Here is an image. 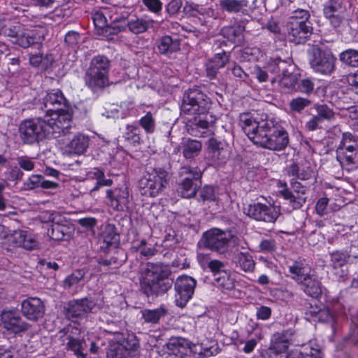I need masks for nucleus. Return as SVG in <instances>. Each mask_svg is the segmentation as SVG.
Returning a JSON list of instances; mask_svg holds the SVG:
<instances>
[{"mask_svg":"<svg viewBox=\"0 0 358 358\" xmlns=\"http://www.w3.org/2000/svg\"><path fill=\"white\" fill-rule=\"evenodd\" d=\"M310 104V101L308 99L297 97L296 99H293L290 101V108L294 111H301L305 109L306 107L308 106Z\"/></svg>","mask_w":358,"mask_h":358,"instance_id":"58","label":"nucleus"},{"mask_svg":"<svg viewBox=\"0 0 358 358\" xmlns=\"http://www.w3.org/2000/svg\"><path fill=\"white\" fill-rule=\"evenodd\" d=\"M280 196L284 199L289 206V210L300 209L306 202V197L302 195H296L289 187L286 182L279 181L278 183Z\"/></svg>","mask_w":358,"mask_h":358,"instance_id":"19","label":"nucleus"},{"mask_svg":"<svg viewBox=\"0 0 358 358\" xmlns=\"http://www.w3.org/2000/svg\"><path fill=\"white\" fill-rule=\"evenodd\" d=\"M85 82L93 92H96L108 85V75L103 74V73H99L87 69L85 76Z\"/></svg>","mask_w":358,"mask_h":358,"instance_id":"26","label":"nucleus"},{"mask_svg":"<svg viewBox=\"0 0 358 358\" xmlns=\"http://www.w3.org/2000/svg\"><path fill=\"white\" fill-rule=\"evenodd\" d=\"M203 171L197 166H191L189 165L182 166L178 171L179 179L185 180L186 178L194 180L197 177V180H201Z\"/></svg>","mask_w":358,"mask_h":358,"instance_id":"40","label":"nucleus"},{"mask_svg":"<svg viewBox=\"0 0 358 358\" xmlns=\"http://www.w3.org/2000/svg\"><path fill=\"white\" fill-rule=\"evenodd\" d=\"M220 5L228 12L236 13L247 6V1L244 0H220Z\"/></svg>","mask_w":358,"mask_h":358,"instance_id":"44","label":"nucleus"},{"mask_svg":"<svg viewBox=\"0 0 358 358\" xmlns=\"http://www.w3.org/2000/svg\"><path fill=\"white\" fill-rule=\"evenodd\" d=\"M199 196L203 201H214L216 199L214 188L210 185H206L201 188Z\"/></svg>","mask_w":358,"mask_h":358,"instance_id":"60","label":"nucleus"},{"mask_svg":"<svg viewBox=\"0 0 358 358\" xmlns=\"http://www.w3.org/2000/svg\"><path fill=\"white\" fill-rule=\"evenodd\" d=\"M345 10L342 1L339 0H329L324 6V16H331L342 13Z\"/></svg>","mask_w":358,"mask_h":358,"instance_id":"43","label":"nucleus"},{"mask_svg":"<svg viewBox=\"0 0 358 358\" xmlns=\"http://www.w3.org/2000/svg\"><path fill=\"white\" fill-rule=\"evenodd\" d=\"M96 303L89 298L73 300L69 302L66 315L70 320L85 317L87 313L92 312Z\"/></svg>","mask_w":358,"mask_h":358,"instance_id":"15","label":"nucleus"},{"mask_svg":"<svg viewBox=\"0 0 358 358\" xmlns=\"http://www.w3.org/2000/svg\"><path fill=\"white\" fill-rule=\"evenodd\" d=\"M140 125L147 133H153L155 129V120L151 113H147L139 121Z\"/></svg>","mask_w":358,"mask_h":358,"instance_id":"55","label":"nucleus"},{"mask_svg":"<svg viewBox=\"0 0 358 358\" xmlns=\"http://www.w3.org/2000/svg\"><path fill=\"white\" fill-rule=\"evenodd\" d=\"M298 283L301 289L308 296L313 298H319L322 293V285L317 277L308 274L306 277H301Z\"/></svg>","mask_w":358,"mask_h":358,"instance_id":"20","label":"nucleus"},{"mask_svg":"<svg viewBox=\"0 0 358 358\" xmlns=\"http://www.w3.org/2000/svg\"><path fill=\"white\" fill-rule=\"evenodd\" d=\"M80 329L72 325H69L60 330L53 339V342L60 345H66L78 358H85L87 355V345L84 339L80 338Z\"/></svg>","mask_w":358,"mask_h":358,"instance_id":"4","label":"nucleus"},{"mask_svg":"<svg viewBox=\"0 0 358 358\" xmlns=\"http://www.w3.org/2000/svg\"><path fill=\"white\" fill-rule=\"evenodd\" d=\"M349 256L347 253L342 252H334L331 255V262L334 268H338L343 266L348 261Z\"/></svg>","mask_w":358,"mask_h":358,"instance_id":"56","label":"nucleus"},{"mask_svg":"<svg viewBox=\"0 0 358 358\" xmlns=\"http://www.w3.org/2000/svg\"><path fill=\"white\" fill-rule=\"evenodd\" d=\"M100 249L104 252H109L114 248L117 247L120 242V236L115 231V227L108 225L103 231L100 238Z\"/></svg>","mask_w":358,"mask_h":358,"instance_id":"22","label":"nucleus"},{"mask_svg":"<svg viewBox=\"0 0 358 358\" xmlns=\"http://www.w3.org/2000/svg\"><path fill=\"white\" fill-rule=\"evenodd\" d=\"M127 27V24L124 18H118L111 22L110 25L107 26L106 31L110 34H117L124 31Z\"/></svg>","mask_w":358,"mask_h":358,"instance_id":"53","label":"nucleus"},{"mask_svg":"<svg viewBox=\"0 0 358 358\" xmlns=\"http://www.w3.org/2000/svg\"><path fill=\"white\" fill-rule=\"evenodd\" d=\"M293 69L294 66L290 62H287L280 59H273L268 64V71L276 76L275 79L279 78L282 73L292 71Z\"/></svg>","mask_w":358,"mask_h":358,"instance_id":"33","label":"nucleus"},{"mask_svg":"<svg viewBox=\"0 0 358 358\" xmlns=\"http://www.w3.org/2000/svg\"><path fill=\"white\" fill-rule=\"evenodd\" d=\"M310 17V15L308 10L305 9H296L292 13L289 21H293L294 20L296 22H310L309 20Z\"/></svg>","mask_w":358,"mask_h":358,"instance_id":"57","label":"nucleus"},{"mask_svg":"<svg viewBox=\"0 0 358 358\" xmlns=\"http://www.w3.org/2000/svg\"><path fill=\"white\" fill-rule=\"evenodd\" d=\"M336 58L329 49L318 45H313L309 51V63L314 71L322 75H330L335 69Z\"/></svg>","mask_w":358,"mask_h":358,"instance_id":"5","label":"nucleus"},{"mask_svg":"<svg viewBox=\"0 0 358 358\" xmlns=\"http://www.w3.org/2000/svg\"><path fill=\"white\" fill-rule=\"evenodd\" d=\"M12 242L15 246L27 250H34L38 245L33 235L24 230L14 231L12 234Z\"/></svg>","mask_w":358,"mask_h":358,"instance_id":"24","label":"nucleus"},{"mask_svg":"<svg viewBox=\"0 0 358 358\" xmlns=\"http://www.w3.org/2000/svg\"><path fill=\"white\" fill-rule=\"evenodd\" d=\"M166 347L171 354L182 357L190 348V343L181 337L171 338L166 343Z\"/></svg>","mask_w":358,"mask_h":358,"instance_id":"31","label":"nucleus"},{"mask_svg":"<svg viewBox=\"0 0 358 358\" xmlns=\"http://www.w3.org/2000/svg\"><path fill=\"white\" fill-rule=\"evenodd\" d=\"M180 148L183 157L186 159H192L199 156L201 152L202 143L201 141L190 138H183Z\"/></svg>","mask_w":358,"mask_h":358,"instance_id":"29","label":"nucleus"},{"mask_svg":"<svg viewBox=\"0 0 358 358\" xmlns=\"http://www.w3.org/2000/svg\"><path fill=\"white\" fill-rule=\"evenodd\" d=\"M129 30L134 34L146 31L152 26V20H146L143 18L131 20L127 22Z\"/></svg>","mask_w":358,"mask_h":358,"instance_id":"38","label":"nucleus"},{"mask_svg":"<svg viewBox=\"0 0 358 358\" xmlns=\"http://www.w3.org/2000/svg\"><path fill=\"white\" fill-rule=\"evenodd\" d=\"M320 350L314 348L310 344L304 345L300 350H292L286 358H322Z\"/></svg>","mask_w":358,"mask_h":358,"instance_id":"34","label":"nucleus"},{"mask_svg":"<svg viewBox=\"0 0 358 358\" xmlns=\"http://www.w3.org/2000/svg\"><path fill=\"white\" fill-rule=\"evenodd\" d=\"M85 273L81 271H76L68 275L64 280L65 288H71L77 285L84 278Z\"/></svg>","mask_w":358,"mask_h":358,"instance_id":"50","label":"nucleus"},{"mask_svg":"<svg viewBox=\"0 0 358 358\" xmlns=\"http://www.w3.org/2000/svg\"><path fill=\"white\" fill-rule=\"evenodd\" d=\"M109 66L110 62L106 57L98 55L92 59L88 69L99 73H103V74L108 75Z\"/></svg>","mask_w":358,"mask_h":358,"instance_id":"39","label":"nucleus"},{"mask_svg":"<svg viewBox=\"0 0 358 358\" xmlns=\"http://www.w3.org/2000/svg\"><path fill=\"white\" fill-rule=\"evenodd\" d=\"M301 305L304 310L305 318L310 322H312L313 319H315L316 315L320 310L322 306L317 305L316 302L312 303L308 301H305Z\"/></svg>","mask_w":358,"mask_h":358,"instance_id":"48","label":"nucleus"},{"mask_svg":"<svg viewBox=\"0 0 358 358\" xmlns=\"http://www.w3.org/2000/svg\"><path fill=\"white\" fill-rule=\"evenodd\" d=\"M168 314V310L161 306L155 309L145 308L141 310L142 318L145 323L150 324H158L161 319L165 317Z\"/></svg>","mask_w":358,"mask_h":358,"instance_id":"32","label":"nucleus"},{"mask_svg":"<svg viewBox=\"0 0 358 358\" xmlns=\"http://www.w3.org/2000/svg\"><path fill=\"white\" fill-rule=\"evenodd\" d=\"M244 213L257 222L273 224L280 215L278 207L255 202L243 208Z\"/></svg>","mask_w":358,"mask_h":358,"instance_id":"8","label":"nucleus"},{"mask_svg":"<svg viewBox=\"0 0 358 358\" xmlns=\"http://www.w3.org/2000/svg\"><path fill=\"white\" fill-rule=\"evenodd\" d=\"M58 106L56 108H50L46 112H69L73 110L69 101L65 99L62 92L57 90L55 92L46 95V105Z\"/></svg>","mask_w":358,"mask_h":358,"instance_id":"25","label":"nucleus"},{"mask_svg":"<svg viewBox=\"0 0 358 358\" xmlns=\"http://www.w3.org/2000/svg\"><path fill=\"white\" fill-rule=\"evenodd\" d=\"M241 113L240 122L245 134L256 145L273 150H284L289 143L287 131L273 119L257 121Z\"/></svg>","mask_w":358,"mask_h":358,"instance_id":"1","label":"nucleus"},{"mask_svg":"<svg viewBox=\"0 0 358 358\" xmlns=\"http://www.w3.org/2000/svg\"><path fill=\"white\" fill-rule=\"evenodd\" d=\"M73 113H46V138H56L70 133Z\"/></svg>","mask_w":358,"mask_h":358,"instance_id":"9","label":"nucleus"},{"mask_svg":"<svg viewBox=\"0 0 358 358\" xmlns=\"http://www.w3.org/2000/svg\"><path fill=\"white\" fill-rule=\"evenodd\" d=\"M289 272L293 274L292 278L294 279L297 283L299 282V278L301 277H306L308 274L304 273V268L302 267V264L299 262H294L292 266H289Z\"/></svg>","mask_w":358,"mask_h":358,"instance_id":"63","label":"nucleus"},{"mask_svg":"<svg viewBox=\"0 0 358 358\" xmlns=\"http://www.w3.org/2000/svg\"><path fill=\"white\" fill-rule=\"evenodd\" d=\"M89 138L82 134H78L67 143L64 154L67 155L83 154L89 146Z\"/></svg>","mask_w":358,"mask_h":358,"instance_id":"21","label":"nucleus"},{"mask_svg":"<svg viewBox=\"0 0 358 358\" xmlns=\"http://www.w3.org/2000/svg\"><path fill=\"white\" fill-rule=\"evenodd\" d=\"M64 219V217L57 212L48 213L46 217V228L47 234L51 239L59 241L64 240L65 236H69V228L63 224Z\"/></svg>","mask_w":358,"mask_h":358,"instance_id":"14","label":"nucleus"},{"mask_svg":"<svg viewBox=\"0 0 358 358\" xmlns=\"http://www.w3.org/2000/svg\"><path fill=\"white\" fill-rule=\"evenodd\" d=\"M8 184L6 182H0V210H6V207L9 205L8 197L10 194L6 191Z\"/></svg>","mask_w":358,"mask_h":358,"instance_id":"59","label":"nucleus"},{"mask_svg":"<svg viewBox=\"0 0 358 358\" xmlns=\"http://www.w3.org/2000/svg\"><path fill=\"white\" fill-rule=\"evenodd\" d=\"M139 341L134 335H129L122 341L109 344L107 358H139Z\"/></svg>","mask_w":358,"mask_h":358,"instance_id":"7","label":"nucleus"},{"mask_svg":"<svg viewBox=\"0 0 358 358\" xmlns=\"http://www.w3.org/2000/svg\"><path fill=\"white\" fill-rule=\"evenodd\" d=\"M109 252L113 253L110 258L112 259L115 268H120L127 259V252L118 246L112 249Z\"/></svg>","mask_w":358,"mask_h":358,"instance_id":"46","label":"nucleus"},{"mask_svg":"<svg viewBox=\"0 0 358 358\" xmlns=\"http://www.w3.org/2000/svg\"><path fill=\"white\" fill-rule=\"evenodd\" d=\"M287 36L290 42L295 44L304 43L313 34L311 22L288 21L286 24Z\"/></svg>","mask_w":358,"mask_h":358,"instance_id":"13","label":"nucleus"},{"mask_svg":"<svg viewBox=\"0 0 358 358\" xmlns=\"http://www.w3.org/2000/svg\"><path fill=\"white\" fill-rule=\"evenodd\" d=\"M169 173L161 167L148 166L146 172L138 181L142 195L155 197L169 185Z\"/></svg>","mask_w":358,"mask_h":358,"instance_id":"3","label":"nucleus"},{"mask_svg":"<svg viewBox=\"0 0 358 358\" xmlns=\"http://www.w3.org/2000/svg\"><path fill=\"white\" fill-rule=\"evenodd\" d=\"M232 262L236 267L244 272L252 273L255 268V262L252 256L248 252H237L234 253Z\"/></svg>","mask_w":358,"mask_h":358,"instance_id":"30","label":"nucleus"},{"mask_svg":"<svg viewBox=\"0 0 358 358\" xmlns=\"http://www.w3.org/2000/svg\"><path fill=\"white\" fill-rule=\"evenodd\" d=\"M42 126L38 125L34 120H26L23 121L19 127L20 138L24 143L31 144L39 141Z\"/></svg>","mask_w":358,"mask_h":358,"instance_id":"17","label":"nucleus"},{"mask_svg":"<svg viewBox=\"0 0 358 358\" xmlns=\"http://www.w3.org/2000/svg\"><path fill=\"white\" fill-rule=\"evenodd\" d=\"M208 150L212 153V157L217 160H220V152L222 150L221 148V143L214 138H210L208 140Z\"/></svg>","mask_w":358,"mask_h":358,"instance_id":"61","label":"nucleus"},{"mask_svg":"<svg viewBox=\"0 0 358 358\" xmlns=\"http://www.w3.org/2000/svg\"><path fill=\"white\" fill-rule=\"evenodd\" d=\"M340 60L344 64L353 67H358V51L349 49L340 54Z\"/></svg>","mask_w":358,"mask_h":358,"instance_id":"45","label":"nucleus"},{"mask_svg":"<svg viewBox=\"0 0 358 358\" xmlns=\"http://www.w3.org/2000/svg\"><path fill=\"white\" fill-rule=\"evenodd\" d=\"M107 197L110 200V206L117 211H124L129 202V192L126 188L108 189Z\"/></svg>","mask_w":358,"mask_h":358,"instance_id":"23","label":"nucleus"},{"mask_svg":"<svg viewBox=\"0 0 358 358\" xmlns=\"http://www.w3.org/2000/svg\"><path fill=\"white\" fill-rule=\"evenodd\" d=\"M293 335L294 331L291 329L274 334L267 350L269 356H277L285 353L288 350Z\"/></svg>","mask_w":358,"mask_h":358,"instance_id":"16","label":"nucleus"},{"mask_svg":"<svg viewBox=\"0 0 358 358\" xmlns=\"http://www.w3.org/2000/svg\"><path fill=\"white\" fill-rule=\"evenodd\" d=\"M292 71H287V73H282V75L278 78L280 85L287 89H291L293 87L297 81L296 75L293 74Z\"/></svg>","mask_w":358,"mask_h":358,"instance_id":"51","label":"nucleus"},{"mask_svg":"<svg viewBox=\"0 0 358 358\" xmlns=\"http://www.w3.org/2000/svg\"><path fill=\"white\" fill-rule=\"evenodd\" d=\"M213 280L215 286L226 289H231L234 286V280L231 278L230 272L227 270L215 274Z\"/></svg>","mask_w":358,"mask_h":358,"instance_id":"37","label":"nucleus"},{"mask_svg":"<svg viewBox=\"0 0 358 358\" xmlns=\"http://www.w3.org/2000/svg\"><path fill=\"white\" fill-rule=\"evenodd\" d=\"M0 320L3 333L8 335H21L29 327L15 310H3L0 314Z\"/></svg>","mask_w":358,"mask_h":358,"instance_id":"11","label":"nucleus"},{"mask_svg":"<svg viewBox=\"0 0 358 358\" xmlns=\"http://www.w3.org/2000/svg\"><path fill=\"white\" fill-rule=\"evenodd\" d=\"M334 113H317L306 122V129L310 131L317 129H322L324 126H327L325 122H329L334 117Z\"/></svg>","mask_w":358,"mask_h":358,"instance_id":"35","label":"nucleus"},{"mask_svg":"<svg viewBox=\"0 0 358 358\" xmlns=\"http://www.w3.org/2000/svg\"><path fill=\"white\" fill-rule=\"evenodd\" d=\"M211 103L207 96L199 89H189L186 91L182 97V112H194L201 110L208 112Z\"/></svg>","mask_w":358,"mask_h":358,"instance_id":"10","label":"nucleus"},{"mask_svg":"<svg viewBox=\"0 0 358 358\" xmlns=\"http://www.w3.org/2000/svg\"><path fill=\"white\" fill-rule=\"evenodd\" d=\"M22 314L29 320H37L41 318L44 313L43 301L37 297H29L22 302Z\"/></svg>","mask_w":358,"mask_h":358,"instance_id":"18","label":"nucleus"},{"mask_svg":"<svg viewBox=\"0 0 358 358\" xmlns=\"http://www.w3.org/2000/svg\"><path fill=\"white\" fill-rule=\"evenodd\" d=\"M173 283L176 291V304L178 307L183 308L194 293L196 280L191 276L183 275L178 277Z\"/></svg>","mask_w":358,"mask_h":358,"instance_id":"12","label":"nucleus"},{"mask_svg":"<svg viewBox=\"0 0 358 358\" xmlns=\"http://www.w3.org/2000/svg\"><path fill=\"white\" fill-rule=\"evenodd\" d=\"M259 251L265 253H271L276 250V243L273 238L263 239L259 245Z\"/></svg>","mask_w":358,"mask_h":358,"instance_id":"62","label":"nucleus"},{"mask_svg":"<svg viewBox=\"0 0 358 358\" xmlns=\"http://www.w3.org/2000/svg\"><path fill=\"white\" fill-rule=\"evenodd\" d=\"M244 31L245 27L241 24L236 27H229L224 30V33L227 35L229 40L239 44L242 43L244 40Z\"/></svg>","mask_w":358,"mask_h":358,"instance_id":"42","label":"nucleus"},{"mask_svg":"<svg viewBox=\"0 0 358 358\" xmlns=\"http://www.w3.org/2000/svg\"><path fill=\"white\" fill-rule=\"evenodd\" d=\"M236 240L238 238L217 228L204 232L202 237L204 248L220 255L228 251L229 243L231 241L235 243Z\"/></svg>","mask_w":358,"mask_h":358,"instance_id":"6","label":"nucleus"},{"mask_svg":"<svg viewBox=\"0 0 358 358\" xmlns=\"http://www.w3.org/2000/svg\"><path fill=\"white\" fill-rule=\"evenodd\" d=\"M337 150H358V138L350 132L343 134V138Z\"/></svg>","mask_w":358,"mask_h":358,"instance_id":"41","label":"nucleus"},{"mask_svg":"<svg viewBox=\"0 0 358 358\" xmlns=\"http://www.w3.org/2000/svg\"><path fill=\"white\" fill-rule=\"evenodd\" d=\"M12 43L18 45L23 48H27L31 45H33V47H35L36 43L34 42V38L29 34V33L23 29L20 32V34L18 35V37H17L16 40H12Z\"/></svg>","mask_w":358,"mask_h":358,"instance_id":"47","label":"nucleus"},{"mask_svg":"<svg viewBox=\"0 0 358 358\" xmlns=\"http://www.w3.org/2000/svg\"><path fill=\"white\" fill-rule=\"evenodd\" d=\"M157 48L161 54L171 53L179 49V43L169 36H164L157 41Z\"/></svg>","mask_w":358,"mask_h":358,"instance_id":"36","label":"nucleus"},{"mask_svg":"<svg viewBox=\"0 0 358 358\" xmlns=\"http://www.w3.org/2000/svg\"><path fill=\"white\" fill-rule=\"evenodd\" d=\"M93 176L96 178L97 182L96 186L92 189V191H96L100 186H110L113 183L112 180L106 179L104 173L99 169L95 168L92 172Z\"/></svg>","mask_w":358,"mask_h":358,"instance_id":"52","label":"nucleus"},{"mask_svg":"<svg viewBox=\"0 0 358 358\" xmlns=\"http://www.w3.org/2000/svg\"><path fill=\"white\" fill-rule=\"evenodd\" d=\"M336 159L348 171L358 167V150H336Z\"/></svg>","mask_w":358,"mask_h":358,"instance_id":"28","label":"nucleus"},{"mask_svg":"<svg viewBox=\"0 0 358 358\" xmlns=\"http://www.w3.org/2000/svg\"><path fill=\"white\" fill-rule=\"evenodd\" d=\"M43 44L42 43H36L35 47H32L30 52L29 62L33 66H38L43 61Z\"/></svg>","mask_w":358,"mask_h":358,"instance_id":"49","label":"nucleus"},{"mask_svg":"<svg viewBox=\"0 0 358 358\" xmlns=\"http://www.w3.org/2000/svg\"><path fill=\"white\" fill-rule=\"evenodd\" d=\"M127 129V131L124 135L125 140L131 143H139L141 138L137 134L138 127L128 125Z\"/></svg>","mask_w":358,"mask_h":358,"instance_id":"64","label":"nucleus"},{"mask_svg":"<svg viewBox=\"0 0 358 358\" xmlns=\"http://www.w3.org/2000/svg\"><path fill=\"white\" fill-rule=\"evenodd\" d=\"M171 271L160 264L148 263L139 277L140 291L148 297H158L170 290L174 282Z\"/></svg>","mask_w":358,"mask_h":358,"instance_id":"2","label":"nucleus"},{"mask_svg":"<svg viewBox=\"0 0 358 358\" xmlns=\"http://www.w3.org/2000/svg\"><path fill=\"white\" fill-rule=\"evenodd\" d=\"M229 61V55L223 50L220 52L215 53L208 62L220 68H223Z\"/></svg>","mask_w":358,"mask_h":358,"instance_id":"54","label":"nucleus"},{"mask_svg":"<svg viewBox=\"0 0 358 358\" xmlns=\"http://www.w3.org/2000/svg\"><path fill=\"white\" fill-rule=\"evenodd\" d=\"M191 180L190 179H179L178 187L177 189L178 194L182 198L190 199L196 196L199 188L202 185L201 180Z\"/></svg>","mask_w":358,"mask_h":358,"instance_id":"27","label":"nucleus"}]
</instances>
